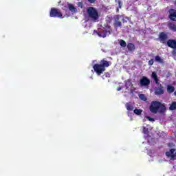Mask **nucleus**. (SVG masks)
Listing matches in <instances>:
<instances>
[{"instance_id": "7c9ffc66", "label": "nucleus", "mask_w": 176, "mask_h": 176, "mask_svg": "<svg viewBox=\"0 0 176 176\" xmlns=\"http://www.w3.org/2000/svg\"><path fill=\"white\" fill-rule=\"evenodd\" d=\"M88 2H89V3H94V2H96V0H88Z\"/></svg>"}, {"instance_id": "9d476101", "label": "nucleus", "mask_w": 176, "mask_h": 176, "mask_svg": "<svg viewBox=\"0 0 176 176\" xmlns=\"http://www.w3.org/2000/svg\"><path fill=\"white\" fill-rule=\"evenodd\" d=\"M122 16L116 15L114 16V27L115 28H118V27H122V22L120 21V18Z\"/></svg>"}, {"instance_id": "4468645a", "label": "nucleus", "mask_w": 176, "mask_h": 176, "mask_svg": "<svg viewBox=\"0 0 176 176\" xmlns=\"http://www.w3.org/2000/svg\"><path fill=\"white\" fill-rule=\"evenodd\" d=\"M155 61L156 63H160V64H164V60L163 58H161L160 56L157 55L155 57Z\"/></svg>"}, {"instance_id": "cd10ccee", "label": "nucleus", "mask_w": 176, "mask_h": 176, "mask_svg": "<svg viewBox=\"0 0 176 176\" xmlns=\"http://www.w3.org/2000/svg\"><path fill=\"white\" fill-rule=\"evenodd\" d=\"M147 119H148V120H149L150 122H155V119L153 118H151V117L148 116V117H147Z\"/></svg>"}, {"instance_id": "7ed1b4c3", "label": "nucleus", "mask_w": 176, "mask_h": 176, "mask_svg": "<svg viewBox=\"0 0 176 176\" xmlns=\"http://www.w3.org/2000/svg\"><path fill=\"white\" fill-rule=\"evenodd\" d=\"M151 77L153 78L155 85H158V87L154 89V93L155 96H162L164 94V87L159 82V78L156 72H153L151 74Z\"/></svg>"}, {"instance_id": "bb28decb", "label": "nucleus", "mask_w": 176, "mask_h": 176, "mask_svg": "<svg viewBox=\"0 0 176 176\" xmlns=\"http://www.w3.org/2000/svg\"><path fill=\"white\" fill-rule=\"evenodd\" d=\"M154 63L155 62L153 61V59H151L148 60V65H153Z\"/></svg>"}, {"instance_id": "473e14b6", "label": "nucleus", "mask_w": 176, "mask_h": 176, "mask_svg": "<svg viewBox=\"0 0 176 176\" xmlns=\"http://www.w3.org/2000/svg\"><path fill=\"white\" fill-rule=\"evenodd\" d=\"M116 12H117V13H119V8H117Z\"/></svg>"}, {"instance_id": "39448f33", "label": "nucleus", "mask_w": 176, "mask_h": 176, "mask_svg": "<svg viewBox=\"0 0 176 176\" xmlns=\"http://www.w3.org/2000/svg\"><path fill=\"white\" fill-rule=\"evenodd\" d=\"M50 17H58V19H63V14L61 13V10L57 8H51L50 12Z\"/></svg>"}, {"instance_id": "a878e982", "label": "nucleus", "mask_w": 176, "mask_h": 176, "mask_svg": "<svg viewBox=\"0 0 176 176\" xmlns=\"http://www.w3.org/2000/svg\"><path fill=\"white\" fill-rule=\"evenodd\" d=\"M173 50H172L171 53H172L173 56L176 57V48H173Z\"/></svg>"}, {"instance_id": "412c9836", "label": "nucleus", "mask_w": 176, "mask_h": 176, "mask_svg": "<svg viewBox=\"0 0 176 176\" xmlns=\"http://www.w3.org/2000/svg\"><path fill=\"white\" fill-rule=\"evenodd\" d=\"M125 86L127 88L133 86V82H131V79L127 80V81H126V82L125 84Z\"/></svg>"}, {"instance_id": "1a4fd4ad", "label": "nucleus", "mask_w": 176, "mask_h": 176, "mask_svg": "<svg viewBox=\"0 0 176 176\" xmlns=\"http://www.w3.org/2000/svg\"><path fill=\"white\" fill-rule=\"evenodd\" d=\"M168 19H170L171 21L176 22V10L171 8L168 10Z\"/></svg>"}, {"instance_id": "20e7f679", "label": "nucleus", "mask_w": 176, "mask_h": 176, "mask_svg": "<svg viewBox=\"0 0 176 176\" xmlns=\"http://www.w3.org/2000/svg\"><path fill=\"white\" fill-rule=\"evenodd\" d=\"M87 13L88 14V17L91 19L93 21H97L98 19H100V14H98V11L94 7H88L87 8Z\"/></svg>"}, {"instance_id": "aec40b11", "label": "nucleus", "mask_w": 176, "mask_h": 176, "mask_svg": "<svg viewBox=\"0 0 176 176\" xmlns=\"http://www.w3.org/2000/svg\"><path fill=\"white\" fill-rule=\"evenodd\" d=\"M133 112L135 115L140 116L142 113V110L140 109H135Z\"/></svg>"}, {"instance_id": "c756f323", "label": "nucleus", "mask_w": 176, "mask_h": 176, "mask_svg": "<svg viewBox=\"0 0 176 176\" xmlns=\"http://www.w3.org/2000/svg\"><path fill=\"white\" fill-rule=\"evenodd\" d=\"M168 146H169V148H173V146H174V144L173 143H168Z\"/></svg>"}, {"instance_id": "c9c22d12", "label": "nucleus", "mask_w": 176, "mask_h": 176, "mask_svg": "<svg viewBox=\"0 0 176 176\" xmlns=\"http://www.w3.org/2000/svg\"><path fill=\"white\" fill-rule=\"evenodd\" d=\"M122 21H123V23H124V19H122Z\"/></svg>"}, {"instance_id": "6ab92c4d", "label": "nucleus", "mask_w": 176, "mask_h": 176, "mask_svg": "<svg viewBox=\"0 0 176 176\" xmlns=\"http://www.w3.org/2000/svg\"><path fill=\"white\" fill-rule=\"evenodd\" d=\"M119 44L121 46V47H126V46H127V43H126V41L123 39H120L119 41Z\"/></svg>"}, {"instance_id": "c85d7f7f", "label": "nucleus", "mask_w": 176, "mask_h": 176, "mask_svg": "<svg viewBox=\"0 0 176 176\" xmlns=\"http://www.w3.org/2000/svg\"><path fill=\"white\" fill-rule=\"evenodd\" d=\"M122 1H118V8H119V9H122Z\"/></svg>"}, {"instance_id": "f03ea898", "label": "nucleus", "mask_w": 176, "mask_h": 176, "mask_svg": "<svg viewBox=\"0 0 176 176\" xmlns=\"http://www.w3.org/2000/svg\"><path fill=\"white\" fill-rule=\"evenodd\" d=\"M149 109L151 113H157V112H160V113H164L166 108L164 104H162V102L155 100L151 102Z\"/></svg>"}, {"instance_id": "f3484780", "label": "nucleus", "mask_w": 176, "mask_h": 176, "mask_svg": "<svg viewBox=\"0 0 176 176\" xmlns=\"http://www.w3.org/2000/svg\"><path fill=\"white\" fill-rule=\"evenodd\" d=\"M176 109V102H172L169 107V111H175Z\"/></svg>"}, {"instance_id": "423d86ee", "label": "nucleus", "mask_w": 176, "mask_h": 176, "mask_svg": "<svg viewBox=\"0 0 176 176\" xmlns=\"http://www.w3.org/2000/svg\"><path fill=\"white\" fill-rule=\"evenodd\" d=\"M94 32H96L97 35H98V36H100V38H106L107 35H111V32H112V30H107V29L103 28L98 30V31L94 30Z\"/></svg>"}, {"instance_id": "0eeeda50", "label": "nucleus", "mask_w": 176, "mask_h": 176, "mask_svg": "<svg viewBox=\"0 0 176 176\" xmlns=\"http://www.w3.org/2000/svg\"><path fill=\"white\" fill-rule=\"evenodd\" d=\"M168 39V34L166 32H160L158 36V41L163 45H166L167 40Z\"/></svg>"}, {"instance_id": "6e6552de", "label": "nucleus", "mask_w": 176, "mask_h": 176, "mask_svg": "<svg viewBox=\"0 0 176 176\" xmlns=\"http://www.w3.org/2000/svg\"><path fill=\"white\" fill-rule=\"evenodd\" d=\"M140 85L142 87L149 86L151 85V80L146 76H143L140 80Z\"/></svg>"}, {"instance_id": "2eb2a0df", "label": "nucleus", "mask_w": 176, "mask_h": 176, "mask_svg": "<svg viewBox=\"0 0 176 176\" xmlns=\"http://www.w3.org/2000/svg\"><path fill=\"white\" fill-rule=\"evenodd\" d=\"M167 91L169 94L174 93V91H175V88L171 85H168L167 86Z\"/></svg>"}, {"instance_id": "393cba45", "label": "nucleus", "mask_w": 176, "mask_h": 176, "mask_svg": "<svg viewBox=\"0 0 176 176\" xmlns=\"http://www.w3.org/2000/svg\"><path fill=\"white\" fill-rule=\"evenodd\" d=\"M77 5H78V8H80L81 9L83 8V3H82V2H78V3H77Z\"/></svg>"}, {"instance_id": "2f4dec72", "label": "nucleus", "mask_w": 176, "mask_h": 176, "mask_svg": "<svg viewBox=\"0 0 176 176\" xmlns=\"http://www.w3.org/2000/svg\"><path fill=\"white\" fill-rule=\"evenodd\" d=\"M117 90H118V91H120V90H122V88H121V87H118V88L117 89Z\"/></svg>"}, {"instance_id": "b1692460", "label": "nucleus", "mask_w": 176, "mask_h": 176, "mask_svg": "<svg viewBox=\"0 0 176 176\" xmlns=\"http://www.w3.org/2000/svg\"><path fill=\"white\" fill-rule=\"evenodd\" d=\"M140 100H142V101H146V97L144 94L140 95Z\"/></svg>"}, {"instance_id": "9b49d317", "label": "nucleus", "mask_w": 176, "mask_h": 176, "mask_svg": "<svg viewBox=\"0 0 176 176\" xmlns=\"http://www.w3.org/2000/svg\"><path fill=\"white\" fill-rule=\"evenodd\" d=\"M166 45L170 49H176V40L169 39L167 41Z\"/></svg>"}, {"instance_id": "4be33fe9", "label": "nucleus", "mask_w": 176, "mask_h": 176, "mask_svg": "<svg viewBox=\"0 0 176 176\" xmlns=\"http://www.w3.org/2000/svg\"><path fill=\"white\" fill-rule=\"evenodd\" d=\"M144 134H149V130L148 129V128L144 126L143 127V131H142Z\"/></svg>"}, {"instance_id": "f257e3e1", "label": "nucleus", "mask_w": 176, "mask_h": 176, "mask_svg": "<svg viewBox=\"0 0 176 176\" xmlns=\"http://www.w3.org/2000/svg\"><path fill=\"white\" fill-rule=\"evenodd\" d=\"M112 63L110 61H107L105 60V58L102 59L99 63H96L94 65L93 69L94 71L97 74L98 76L101 75V74H103L105 72L106 68H108V67H110Z\"/></svg>"}, {"instance_id": "f704fd0d", "label": "nucleus", "mask_w": 176, "mask_h": 176, "mask_svg": "<svg viewBox=\"0 0 176 176\" xmlns=\"http://www.w3.org/2000/svg\"><path fill=\"white\" fill-rule=\"evenodd\" d=\"M175 94V96H176V91L175 92V94Z\"/></svg>"}, {"instance_id": "f8f14e48", "label": "nucleus", "mask_w": 176, "mask_h": 176, "mask_svg": "<svg viewBox=\"0 0 176 176\" xmlns=\"http://www.w3.org/2000/svg\"><path fill=\"white\" fill-rule=\"evenodd\" d=\"M168 28L170 31L176 32V24L173 22L168 23Z\"/></svg>"}, {"instance_id": "72a5a7b5", "label": "nucleus", "mask_w": 176, "mask_h": 176, "mask_svg": "<svg viewBox=\"0 0 176 176\" xmlns=\"http://www.w3.org/2000/svg\"><path fill=\"white\" fill-rule=\"evenodd\" d=\"M175 6H176V0H175Z\"/></svg>"}, {"instance_id": "a211bd4d", "label": "nucleus", "mask_w": 176, "mask_h": 176, "mask_svg": "<svg viewBox=\"0 0 176 176\" xmlns=\"http://www.w3.org/2000/svg\"><path fill=\"white\" fill-rule=\"evenodd\" d=\"M68 8L70 12H76V8H75V6L72 3L68 4Z\"/></svg>"}, {"instance_id": "ddd939ff", "label": "nucleus", "mask_w": 176, "mask_h": 176, "mask_svg": "<svg viewBox=\"0 0 176 176\" xmlns=\"http://www.w3.org/2000/svg\"><path fill=\"white\" fill-rule=\"evenodd\" d=\"M129 52H134L135 50V45L133 43H129L126 45Z\"/></svg>"}, {"instance_id": "5701e85b", "label": "nucleus", "mask_w": 176, "mask_h": 176, "mask_svg": "<svg viewBox=\"0 0 176 176\" xmlns=\"http://www.w3.org/2000/svg\"><path fill=\"white\" fill-rule=\"evenodd\" d=\"M104 78H111V74L106 72L102 76V78L104 79Z\"/></svg>"}, {"instance_id": "dca6fc26", "label": "nucleus", "mask_w": 176, "mask_h": 176, "mask_svg": "<svg viewBox=\"0 0 176 176\" xmlns=\"http://www.w3.org/2000/svg\"><path fill=\"white\" fill-rule=\"evenodd\" d=\"M125 107L127 111H134V107L130 103H126Z\"/></svg>"}]
</instances>
